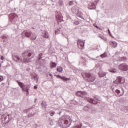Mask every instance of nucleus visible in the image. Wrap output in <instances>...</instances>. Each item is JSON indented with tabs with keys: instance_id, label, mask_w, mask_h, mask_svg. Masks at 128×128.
Returning a JSON list of instances; mask_svg holds the SVG:
<instances>
[{
	"instance_id": "obj_1",
	"label": "nucleus",
	"mask_w": 128,
	"mask_h": 128,
	"mask_svg": "<svg viewBox=\"0 0 128 128\" xmlns=\"http://www.w3.org/2000/svg\"><path fill=\"white\" fill-rule=\"evenodd\" d=\"M22 56L23 58V60L22 58L18 56V55L16 54H13L12 58L14 62H18V64H22V62L23 64H28L32 62V60H30L32 58H34V52L30 50H26L22 53Z\"/></svg>"
},
{
	"instance_id": "obj_2",
	"label": "nucleus",
	"mask_w": 128,
	"mask_h": 128,
	"mask_svg": "<svg viewBox=\"0 0 128 128\" xmlns=\"http://www.w3.org/2000/svg\"><path fill=\"white\" fill-rule=\"evenodd\" d=\"M70 116L66 115H64L60 118L57 124V126L60 128H68L72 124V119L68 118Z\"/></svg>"
},
{
	"instance_id": "obj_3",
	"label": "nucleus",
	"mask_w": 128,
	"mask_h": 128,
	"mask_svg": "<svg viewBox=\"0 0 128 128\" xmlns=\"http://www.w3.org/2000/svg\"><path fill=\"white\" fill-rule=\"evenodd\" d=\"M87 93L86 92H82V91H78L76 93V96H80V98H86L87 102H88L90 104H100L98 102L90 98V97H86Z\"/></svg>"
},
{
	"instance_id": "obj_4",
	"label": "nucleus",
	"mask_w": 128,
	"mask_h": 128,
	"mask_svg": "<svg viewBox=\"0 0 128 128\" xmlns=\"http://www.w3.org/2000/svg\"><path fill=\"white\" fill-rule=\"evenodd\" d=\"M28 114V118H30L34 116L36 114V108H31L24 110Z\"/></svg>"
},
{
	"instance_id": "obj_5",
	"label": "nucleus",
	"mask_w": 128,
	"mask_h": 128,
	"mask_svg": "<svg viewBox=\"0 0 128 128\" xmlns=\"http://www.w3.org/2000/svg\"><path fill=\"white\" fill-rule=\"evenodd\" d=\"M86 78L87 82H92L96 80V76L90 74L86 73Z\"/></svg>"
},
{
	"instance_id": "obj_6",
	"label": "nucleus",
	"mask_w": 128,
	"mask_h": 128,
	"mask_svg": "<svg viewBox=\"0 0 128 128\" xmlns=\"http://www.w3.org/2000/svg\"><path fill=\"white\" fill-rule=\"evenodd\" d=\"M8 18L10 22H12V24H16L18 20V16H16V14H10L8 16Z\"/></svg>"
},
{
	"instance_id": "obj_7",
	"label": "nucleus",
	"mask_w": 128,
	"mask_h": 128,
	"mask_svg": "<svg viewBox=\"0 0 128 128\" xmlns=\"http://www.w3.org/2000/svg\"><path fill=\"white\" fill-rule=\"evenodd\" d=\"M98 4V0L88 2V8L89 10H96V6Z\"/></svg>"
},
{
	"instance_id": "obj_8",
	"label": "nucleus",
	"mask_w": 128,
	"mask_h": 128,
	"mask_svg": "<svg viewBox=\"0 0 128 128\" xmlns=\"http://www.w3.org/2000/svg\"><path fill=\"white\" fill-rule=\"evenodd\" d=\"M126 82L124 78L120 76H118L116 78V80L114 81V84H122Z\"/></svg>"
},
{
	"instance_id": "obj_9",
	"label": "nucleus",
	"mask_w": 128,
	"mask_h": 128,
	"mask_svg": "<svg viewBox=\"0 0 128 128\" xmlns=\"http://www.w3.org/2000/svg\"><path fill=\"white\" fill-rule=\"evenodd\" d=\"M2 118H4V124H8V122H10L12 120V118L10 117V114H4L2 116Z\"/></svg>"
},
{
	"instance_id": "obj_10",
	"label": "nucleus",
	"mask_w": 128,
	"mask_h": 128,
	"mask_svg": "<svg viewBox=\"0 0 128 128\" xmlns=\"http://www.w3.org/2000/svg\"><path fill=\"white\" fill-rule=\"evenodd\" d=\"M128 66L126 64H122L119 66V68L123 72H126L128 70Z\"/></svg>"
},
{
	"instance_id": "obj_11",
	"label": "nucleus",
	"mask_w": 128,
	"mask_h": 128,
	"mask_svg": "<svg viewBox=\"0 0 128 128\" xmlns=\"http://www.w3.org/2000/svg\"><path fill=\"white\" fill-rule=\"evenodd\" d=\"M22 34H25V36L27 38H30V36H32V33L30 30H24Z\"/></svg>"
},
{
	"instance_id": "obj_12",
	"label": "nucleus",
	"mask_w": 128,
	"mask_h": 128,
	"mask_svg": "<svg viewBox=\"0 0 128 128\" xmlns=\"http://www.w3.org/2000/svg\"><path fill=\"white\" fill-rule=\"evenodd\" d=\"M77 44L79 48L82 50V48H84V42L80 40L78 42Z\"/></svg>"
},
{
	"instance_id": "obj_13",
	"label": "nucleus",
	"mask_w": 128,
	"mask_h": 128,
	"mask_svg": "<svg viewBox=\"0 0 128 128\" xmlns=\"http://www.w3.org/2000/svg\"><path fill=\"white\" fill-rule=\"evenodd\" d=\"M80 11V8L77 6H75L72 9V12L74 14H76Z\"/></svg>"
},
{
	"instance_id": "obj_14",
	"label": "nucleus",
	"mask_w": 128,
	"mask_h": 128,
	"mask_svg": "<svg viewBox=\"0 0 128 128\" xmlns=\"http://www.w3.org/2000/svg\"><path fill=\"white\" fill-rule=\"evenodd\" d=\"M83 110H84L86 112H91L90 110H92V108L90 105H86L84 107Z\"/></svg>"
},
{
	"instance_id": "obj_15",
	"label": "nucleus",
	"mask_w": 128,
	"mask_h": 128,
	"mask_svg": "<svg viewBox=\"0 0 128 128\" xmlns=\"http://www.w3.org/2000/svg\"><path fill=\"white\" fill-rule=\"evenodd\" d=\"M30 86L29 84L25 85V86L23 88L22 90L26 92V94H28V90H30Z\"/></svg>"
},
{
	"instance_id": "obj_16",
	"label": "nucleus",
	"mask_w": 128,
	"mask_h": 128,
	"mask_svg": "<svg viewBox=\"0 0 128 128\" xmlns=\"http://www.w3.org/2000/svg\"><path fill=\"white\" fill-rule=\"evenodd\" d=\"M55 76H56V78H60L61 80H64L65 82H68L70 78H66L65 76H62L60 75H54Z\"/></svg>"
},
{
	"instance_id": "obj_17",
	"label": "nucleus",
	"mask_w": 128,
	"mask_h": 128,
	"mask_svg": "<svg viewBox=\"0 0 128 128\" xmlns=\"http://www.w3.org/2000/svg\"><path fill=\"white\" fill-rule=\"evenodd\" d=\"M42 36L45 38H48V33L46 31H42Z\"/></svg>"
},
{
	"instance_id": "obj_18",
	"label": "nucleus",
	"mask_w": 128,
	"mask_h": 128,
	"mask_svg": "<svg viewBox=\"0 0 128 128\" xmlns=\"http://www.w3.org/2000/svg\"><path fill=\"white\" fill-rule=\"evenodd\" d=\"M115 92L117 94L118 96H124V90H122V92H120V90L118 89L116 90Z\"/></svg>"
},
{
	"instance_id": "obj_19",
	"label": "nucleus",
	"mask_w": 128,
	"mask_h": 128,
	"mask_svg": "<svg viewBox=\"0 0 128 128\" xmlns=\"http://www.w3.org/2000/svg\"><path fill=\"white\" fill-rule=\"evenodd\" d=\"M100 78H104L106 74L104 71L100 70L98 74Z\"/></svg>"
},
{
	"instance_id": "obj_20",
	"label": "nucleus",
	"mask_w": 128,
	"mask_h": 128,
	"mask_svg": "<svg viewBox=\"0 0 128 128\" xmlns=\"http://www.w3.org/2000/svg\"><path fill=\"white\" fill-rule=\"evenodd\" d=\"M109 44L113 48H116V46H118V44H116V42L114 41H110L109 42Z\"/></svg>"
},
{
	"instance_id": "obj_21",
	"label": "nucleus",
	"mask_w": 128,
	"mask_h": 128,
	"mask_svg": "<svg viewBox=\"0 0 128 128\" xmlns=\"http://www.w3.org/2000/svg\"><path fill=\"white\" fill-rule=\"evenodd\" d=\"M110 68L109 70V72H116V67H114V66L112 65L110 66Z\"/></svg>"
},
{
	"instance_id": "obj_22",
	"label": "nucleus",
	"mask_w": 128,
	"mask_h": 128,
	"mask_svg": "<svg viewBox=\"0 0 128 128\" xmlns=\"http://www.w3.org/2000/svg\"><path fill=\"white\" fill-rule=\"evenodd\" d=\"M93 98L96 100H98V102H102V98L100 96L98 95H94Z\"/></svg>"
},
{
	"instance_id": "obj_23",
	"label": "nucleus",
	"mask_w": 128,
	"mask_h": 128,
	"mask_svg": "<svg viewBox=\"0 0 128 128\" xmlns=\"http://www.w3.org/2000/svg\"><path fill=\"white\" fill-rule=\"evenodd\" d=\"M76 14L78 18H82V20H84V18H82V12L79 11Z\"/></svg>"
},
{
	"instance_id": "obj_24",
	"label": "nucleus",
	"mask_w": 128,
	"mask_h": 128,
	"mask_svg": "<svg viewBox=\"0 0 128 128\" xmlns=\"http://www.w3.org/2000/svg\"><path fill=\"white\" fill-rule=\"evenodd\" d=\"M50 68H56V63L53 62L52 61H51L50 62Z\"/></svg>"
},
{
	"instance_id": "obj_25",
	"label": "nucleus",
	"mask_w": 128,
	"mask_h": 128,
	"mask_svg": "<svg viewBox=\"0 0 128 128\" xmlns=\"http://www.w3.org/2000/svg\"><path fill=\"white\" fill-rule=\"evenodd\" d=\"M56 18L58 22H60L62 20V16H57Z\"/></svg>"
},
{
	"instance_id": "obj_26",
	"label": "nucleus",
	"mask_w": 128,
	"mask_h": 128,
	"mask_svg": "<svg viewBox=\"0 0 128 128\" xmlns=\"http://www.w3.org/2000/svg\"><path fill=\"white\" fill-rule=\"evenodd\" d=\"M44 58V54L40 53L38 54V55L37 56V58L38 60H42Z\"/></svg>"
},
{
	"instance_id": "obj_27",
	"label": "nucleus",
	"mask_w": 128,
	"mask_h": 128,
	"mask_svg": "<svg viewBox=\"0 0 128 128\" xmlns=\"http://www.w3.org/2000/svg\"><path fill=\"white\" fill-rule=\"evenodd\" d=\"M100 56L102 58H106L108 56V53H106V52H104L103 54H100Z\"/></svg>"
},
{
	"instance_id": "obj_28",
	"label": "nucleus",
	"mask_w": 128,
	"mask_h": 128,
	"mask_svg": "<svg viewBox=\"0 0 128 128\" xmlns=\"http://www.w3.org/2000/svg\"><path fill=\"white\" fill-rule=\"evenodd\" d=\"M48 122L49 124H50V126H54V120H48Z\"/></svg>"
},
{
	"instance_id": "obj_29",
	"label": "nucleus",
	"mask_w": 128,
	"mask_h": 128,
	"mask_svg": "<svg viewBox=\"0 0 128 128\" xmlns=\"http://www.w3.org/2000/svg\"><path fill=\"white\" fill-rule=\"evenodd\" d=\"M18 86H20L21 88H22V90L26 86V85H24V84L22 82H20V83H19Z\"/></svg>"
},
{
	"instance_id": "obj_30",
	"label": "nucleus",
	"mask_w": 128,
	"mask_h": 128,
	"mask_svg": "<svg viewBox=\"0 0 128 128\" xmlns=\"http://www.w3.org/2000/svg\"><path fill=\"white\" fill-rule=\"evenodd\" d=\"M32 36H30V40H36V34H31Z\"/></svg>"
},
{
	"instance_id": "obj_31",
	"label": "nucleus",
	"mask_w": 128,
	"mask_h": 128,
	"mask_svg": "<svg viewBox=\"0 0 128 128\" xmlns=\"http://www.w3.org/2000/svg\"><path fill=\"white\" fill-rule=\"evenodd\" d=\"M28 118H26V116H24L23 117V122L24 124H26V123H28Z\"/></svg>"
},
{
	"instance_id": "obj_32",
	"label": "nucleus",
	"mask_w": 128,
	"mask_h": 128,
	"mask_svg": "<svg viewBox=\"0 0 128 128\" xmlns=\"http://www.w3.org/2000/svg\"><path fill=\"white\" fill-rule=\"evenodd\" d=\"M57 72H62V68L58 66L56 69Z\"/></svg>"
},
{
	"instance_id": "obj_33",
	"label": "nucleus",
	"mask_w": 128,
	"mask_h": 128,
	"mask_svg": "<svg viewBox=\"0 0 128 128\" xmlns=\"http://www.w3.org/2000/svg\"><path fill=\"white\" fill-rule=\"evenodd\" d=\"M41 104L42 108H46V102L42 101Z\"/></svg>"
},
{
	"instance_id": "obj_34",
	"label": "nucleus",
	"mask_w": 128,
	"mask_h": 128,
	"mask_svg": "<svg viewBox=\"0 0 128 128\" xmlns=\"http://www.w3.org/2000/svg\"><path fill=\"white\" fill-rule=\"evenodd\" d=\"M127 60H128V58H126V56H123V57L121 58L122 62H126Z\"/></svg>"
},
{
	"instance_id": "obj_35",
	"label": "nucleus",
	"mask_w": 128,
	"mask_h": 128,
	"mask_svg": "<svg viewBox=\"0 0 128 128\" xmlns=\"http://www.w3.org/2000/svg\"><path fill=\"white\" fill-rule=\"evenodd\" d=\"M54 114H56L54 111H51L50 112V114L51 116H54Z\"/></svg>"
},
{
	"instance_id": "obj_36",
	"label": "nucleus",
	"mask_w": 128,
	"mask_h": 128,
	"mask_svg": "<svg viewBox=\"0 0 128 128\" xmlns=\"http://www.w3.org/2000/svg\"><path fill=\"white\" fill-rule=\"evenodd\" d=\"M59 6H64V2L62 0H60L58 2Z\"/></svg>"
},
{
	"instance_id": "obj_37",
	"label": "nucleus",
	"mask_w": 128,
	"mask_h": 128,
	"mask_svg": "<svg viewBox=\"0 0 128 128\" xmlns=\"http://www.w3.org/2000/svg\"><path fill=\"white\" fill-rule=\"evenodd\" d=\"M61 31H62V29L60 28L58 29L55 31V34H60V32Z\"/></svg>"
},
{
	"instance_id": "obj_38",
	"label": "nucleus",
	"mask_w": 128,
	"mask_h": 128,
	"mask_svg": "<svg viewBox=\"0 0 128 128\" xmlns=\"http://www.w3.org/2000/svg\"><path fill=\"white\" fill-rule=\"evenodd\" d=\"M91 112V114H95L96 110H94V108H92V110H90V112Z\"/></svg>"
},
{
	"instance_id": "obj_39",
	"label": "nucleus",
	"mask_w": 128,
	"mask_h": 128,
	"mask_svg": "<svg viewBox=\"0 0 128 128\" xmlns=\"http://www.w3.org/2000/svg\"><path fill=\"white\" fill-rule=\"evenodd\" d=\"M34 80H36V82H38V76H34Z\"/></svg>"
},
{
	"instance_id": "obj_40",
	"label": "nucleus",
	"mask_w": 128,
	"mask_h": 128,
	"mask_svg": "<svg viewBox=\"0 0 128 128\" xmlns=\"http://www.w3.org/2000/svg\"><path fill=\"white\" fill-rule=\"evenodd\" d=\"M4 80V76H0V82H2Z\"/></svg>"
},
{
	"instance_id": "obj_41",
	"label": "nucleus",
	"mask_w": 128,
	"mask_h": 128,
	"mask_svg": "<svg viewBox=\"0 0 128 128\" xmlns=\"http://www.w3.org/2000/svg\"><path fill=\"white\" fill-rule=\"evenodd\" d=\"M74 24H76V26H78V24H80V22L78 21H76L74 22Z\"/></svg>"
},
{
	"instance_id": "obj_42",
	"label": "nucleus",
	"mask_w": 128,
	"mask_h": 128,
	"mask_svg": "<svg viewBox=\"0 0 128 128\" xmlns=\"http://www.w3.org/2000/svg\"><path fill=\"white\" fill-rule=\"evenodd\" d=\"M73 4H74V2L70 1V2H69V6H72Z\"/></svg>"
},
{
	"instance_id": "obj_43",
	"label": "nucleus",
	"mask_w": 128,
	"mask_h": 128,
	"mask_svg": "<svg viewBox=\"0 0 128 128\" xmlns=\"http://www.w3.org/2000/svg\"><path fill=\"white\" fill-rule=\"evenodd\" d=\"M79 126H77V128H82V124H80V122L79 123Z\"/></svg>"
},
{
	"instance_id": "obj_44",
	"label": "nucleus",
	"mask_w": 128,
	"mask_h": 128,
	"mask_svg": "<svg viewBox=\"0 0 128 128\" xmlns=\"http://www.w3.org/2000/svg\"><path fill=\"white\" fill-rule=\"evenodd\" d=\"M0 60H4V56H2L0 58Z\"/></svg>"
},
{
	"instance_id": "obj_45",
	"label": "nucleus",
	"mask_w": 128,
	"mask_h": 128,
	"mask_svg": "<svg viewBox=\"0 0 128 128\" xmlns=\"http://www.w3.org/2000/svg\"><path fill=\"white\" fill-rule=\"evenodd\" d=\"M58 114L60 116V114H62V111H60L59 112H57Z\"/></svg>"
},
{
	"instance_id": "obj_46",
	"label": "nucleus",
	"mask_w": 128,
	"mask_h": 128,
	"mask_svg": "<svg viewBox=\"0 0 128 128\" xmlns=\"http://www.w3.org/2000/svg\"><path fill=\"white\" fill-rule=\"evenodd\" d=\"M108 34H110V29L108 30Z\"/></svg>"
},
{
	"instance_id": "obj_47",
	"label": "nucleus",
	"mask_w": 128,
	"mask_h": 128,
	"mask_svg": "<svg viewBox=\"0 0 128 128\" xmlns=\"http://www.w3.org/2000/svg\"><path fill=\"white\" fill-rule=\"evenodd\" d=\"M16 82L18 83V84L20 83V82L18 81V80H16Z\"/></svg>"
},
{
	"instance_id": "obj_48",
	"label": "nucleus",
	"mask_w": 128,
	"mask_h": 128,
	"mask_svg": "<svg viewBox=\"0 0 128 128\" xmlns=\"http://www.w3.org/2000/svg\"><path fill=\"white\" fill-rule=\"evenodd\" d=\"M50 76H51L52 78V74H49Z\"/></svg>"
},
{
	"instance_id": "obj_49",
	"label": "nucleus",
	"mask_w": 128,
	"mask_h": 128,
	"mask_svg": "<svg viewBox=\"0 0 128 128\" xmlns=\"http://www.w3.org/2000/svg\"><path fill=\"white\" fill-rule=\"evenodd\" d=\"M34 90H36L38 88V87L36 86H34Z\"/></svg>"
},
{
	"instance_id": "obj_50",
	"label": "nucleus",
	"mask_w": 128,
	"mask_h": 128,
	"mask_svg": "<svg viewBox=\"0 0 128 128\" xmlns=\"http://www.w3.org/2000/svg\"><path fill=\"white\" fill-rule=\"evenodd\" d=\"M82 58V60H83L84 62H86V60H84V58Z\"/></svg>"
},
{
	"instance_id": "obj_51",
	"label": "nucleus",
	"mask_w": 128,
	"mask_h": 128,
	"mask_svg": "<svg viewBox=\"0 0 128 128\" xmlns=\"http://www.w3.org/2000/svg\"><path fill=\"white\" fill-rule=\"evenodd\" d=\"M126 110H128V107H125L124 108Z\"/></svg>"
},
{
	"instance_id": "obj_52",
	"label": "nucleus",
	"mask_w": 128,
	"mask_h": 128,
	"mask_svg": "<svg viewBox=\"0 0 128 128\" xmlns=\"http://www.w3.org/2000/svg\"><path fill=\"white\" fill-rule=\"evenodd\" d=\"M95 28H98V29H100V28H99L98 26H95Z\"/></svg>"
},
{
	"instance_id": "obj_53",
	"label": "nucleus",
	"mask_w": 128,
	"mask_h": 128,
	"mask_svg": "<svg viewBox=\"0 0 128 128\" xmlns=\"http://www.w3.org/2000/svg\"><path fill=\"white\" fill-rule=\"evenodd\" d=\"M112 92H114V88H112Z\"/></svg>"
},
{
	"instance_id": "obj_54",
	"label": "nucleus",
	"mask_w": 128,
	"mask_h": 128,
	"mask_svg": "<svg viewBox=\"0 0 128 128\" xmlns=\"http://www.w3.org/2000/svg\"><path fill=\"white\" fill-rule=\"evenodd\" d=\"M92 60H94V58H92Z\"/></svg>"
},
{
	"instance_id": "obj_55",
	"label": "nucleus",
	"mask_w": 128,
	"mask_h": 128,
	"mask_svg": "<svg viewBox=\"0 0 128 128\" xmlns=\"http://www.w3.org/2000/svg\"><path fill=\"white\" fill-rule=\"evenodd\" d=\"M0 66H1V64H0Z\"/></svg>"
},
{
	"instance_id": "obj_56",
	"label": "nucleus",
	"mask_w": 128,
	"mask_h": 128,
	"mask_svg": "<svg viewBox=\"0 0 128 128\" xmlns=\"http://www.w3.org/2000/svg\"><path fill=\"white\" fill-rule=\"evenodd\" d=\"M56 110L58 112V110Z\"/></svg>"
},
{
	"instance_id": "obj_57",
	"label": "nucleus",
	"mask_w": 128,
	"mask_h": 128,
	"mask_svg": "<svg viewBox=\"0 0 128 128\" xmlns=\"http://www.w3.org/2000/svg\"><path fill=\"white\" fill-rule=\"evenodd\" d=\"M98 57H96V58H98Z\"/></svg>"
},
{
	"instance_id": "obj_58",
	"label": "nucleus",
	"mask_w": 128,
	"mask_h": 128,
	"mask_svg": "<svg viewBox=\"0 0 128 128\" xmlns=\"http://www.w3.org/2000/svg\"><path fill=\"white\" fill-rule=\"evenodd\" d=\"M36 102V101L35 100V102Z\"/></svg>"
},
{
	"instance_id": "obj_59",
	"label": "nucleus",
	"mask_w": 128,
	"mask_h": 128,
	"mask_svg": "<svg viewBox=\"0 0 128 128\" xmlns=\"http://www.w3.org/2000/svg\"><path fill=\"white\" fill-rule=\"evenodd\" d=\"M36 102V101L35 100V102Z\"/></svg>"
}]
</instances>
